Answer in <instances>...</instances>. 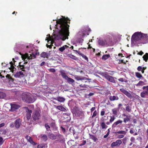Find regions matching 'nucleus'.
Wrapping results in <instances>:
<instances>
[{
    "label": "nucleus",
    "mask_w": 148,
    "mask_h": 148,
    "mask_svg": "<svg viewBox=\"0 0 148 148\" xmlns=\"http://www.w3.org/2000/svg\"><path fill=\"white\" fill-rule=\"evenodd\" d=\"M100 126L101 128L105 130L108 127V126L106 125L105 123L104 122H103L100 123Z\"/></svg>",
    "instance_id": "obj_23"
},
{
    "label": "nucleus",
    "mask_w": 148,
    "mask_h": 148,
    "mask_svg": "<svg viewBox=\"0 0 148 148\" xmlns=\"http://www.w3.org/2000/svg\"><path fill=\"white\" fill-rule=\"evenodd\" d=\"M90 138L92 140L96 142L98 140L97 138L94 135L91 134H89Z\"/></svg>",
    "instance_id": "obj_30"
},
{
    "label": "nucleus",
    "mask_w": 148,
    "mask_h": 148,
    "mask_svg": "<svg viewBox=\"0 0 148 148\" xmlns=\"http://www.w3.org/2000/svg\"><path fill=\"white\" fill-rule=\"evenodd\" d=\"M26 48H29V49L28 51L30 53V50L32 51V48L31 46L29 45V46H26Z\"/></svg>",
    "instance_id": "obj_47"
},
{
    "label": "nucleus",
    "mask_w": 148,
    "mask_h": 148,
    "mask_svg": "<svg viewBox=\"0 0 148 148\" xmlns=\"http://www.w3.org/2000/svg\"><path fill=\"white\" fill-rule=\"evenodd\" d=\"M22 99L23 101L28 103H31L35 101L33 97L31 95H24L22 97Z\"/></svg>",
    "instance_id": "obj_5"
},
{
    "label": "nucleus",
    "mask_w": 148,
    "mask_h": 148,
    "mask_svg": "<svg viewBox=\"0 0 148 148\" xmlns=\"http://www.w3.org/2000/svg\"><path fill=\"white\" fill-rule=\"evenodd\" d=\"M21 120L19 119H17L15 121L14 123V126L16 128H18L21 125ZM10 126L12 127H13L14 125L13 124H12Z\"/></svg>",
    "instance_id": "obj_8"
},
{
    "label": "nucleus",
    "mask_w": 148,
    "mask_h": 148,
    "mask_svg": "<svg viewBox=\"0 0 148 148\" xmlns=\"http://www.w3.org/2000/svg\"><path fill=\"white\" fill-rule=\"evenodd\" d=\"M70 57L74 60H76L77 59V58L76 57L72 55H71L70 56Z\"/></svg>",
    "instance_id": "obj_46"
},
{
    "label": "nucleus",
    "mask_w": 148,
    "mask_h": 148,
    "mask_svg": "<svg viewBox=\"0 0 148 148\" xmlns=\"http://www.w3.org/2000/svg\"><path fill=\"white\" fill-rule=\"evenodd\" d=\"M66 80L67 81V82L69 84H72L75 82V81L74 79L69 77Z\"/></svg>",
    "instance_id": "obj_26"
},
{
    "label": "nucleus",
    "mask_w": 148,
    "mask_h": 148,
    "mask_svg": "<svg viewBox=\"0 0 148 148\" xmlns=\"http://www.w3.org/2000/svg\"><path fill=\"white\" fill-rule=\"evenodd\" d=\"M60 73L62 77L65 79V80H66L67 78L68 77V76L67 75L66 73L64 72L63 71H60Z\"/></svg>",
    "instance_id": "obj_27"
},
{
    "label": "nucleus",
    "mask_w": 148,
    "mask_h": 148,
    "mask_svg": "<svg viewBox=\"0 0 148 148\" xmlns=\"http://www.w3.org/2000/svg\"><path fill=\"white\" fill-rule=\"evenodd\" d=\"M122 143V141L121 140H118L115 142L112 143L111 144V146L112 147H113L115 146L119 147Z\"/></svg>",
    "instance_id": "obj_10"
},
{
    "label": "nucleus",
    "mask_w": 148,
    "mask_h": 148,
    "mask_svg": "<svg viewBox=\"0 0 148 148\" xmlns=\"http://www.w3.org/2000/svg\"><path fill=\"white\" fill-rule=\"evenodd\" d=\"M26 138L27 139L28 142L30 143L31 144L34 145H35L36 144V143L34 142L31 137L28 136H26Z\"/></svg>",
    "instance_id": "obj_19"
},
{
    "label": "nucleus",
    "mask_w": 148,
    "mask_h": 148,
    "mask_svg": "<svg viewBox=\"0 0 148 148\" xmlns=\"http://www.w3.org/2000/svg\"><path fill=\"white\" fill-rule=\"evenodd\" d=\"M135 140V138L134 137H132L130 138V140L132 142H134Z\"/></svg>",
    "instance_id": "obj_51"
},
{
    "label": "nucleus",
    "mask_w": 148,
    "mask_h": 148,
    "mask_svg": "<svg viewBox=\"0 0 148 148\" xmlns=\"http://www.w3.org/2000/svg\"><path fill=\"white\" fill-rule=\"evenodd\" d=\"M105 78L110 82L115 83V81L114 77L109 75H106L105 76Z\"/></svg>",
    "instance_id": "obj_14"
},
{
    "label": "nucleus",
    "mask_w": 148,
    "mask_h": 148,
    "mask_svg": "<svg viewBox=\"0 0 148 148\" xmlns=\"http://www.w3.org/2000/svg\"><path fill=\"white\" fill-rule=\"evenodd\" d=\"M81 56L84 58L85 60H86L87 62L88 61V59L87 57L84 54L81 53Z\"/></svg>",
    "instance_id": "obj_42"
},
{
    "label": "nucleus",
    "mask_w": 148,
    "mask_h": 148,
    "mask_svg": "<svg viewBox=\"0 0 148 148\" xmlns=\"http://www.w3.org/2000/svg\"><path fill=\"white\" fill-rule=\"evenodd\" d=\"M79 86L81 87H82V88H87V87H86V86L87 85H85V84H80Z\"/></svg>",
    "instance_id": "obj_49"
},
{
    "label": "nucleus",
    "mask_w": 148,
    "mask_h": 148,
    "mask_svg": "<svg viewBox=\"0 0 148 148\" xmlns=\"http://www.w3.org/2000/svg\"><path fill=\"white\" fill-rule=\"evenodd\" d=\"M143 89L144 90V91L148 92V86H144L143 87Z\"/></svg>",
    "instance_id": "obj_43"
},
{
    "label": "nucleus",
    "mask_w": 148,
    "mask_h": 148,
    "mask_svg": "<svg viewBox=\"0 0 148 148\" xmlns=\"http://www.w3.org/2000/svg\"><path fill=\"white\" fill-rule=\"evenodd\" d=\"M98 42L99 45L101 46H104L107 45L108 42L106 40H98Z\"/></svg>",
    "instance_id": "obj_16"
},
{
    "label": "nucleus",
    "mask_w": 148,
    "mask_h": 148,
    "mask_svg": "<svg viewBox=\"0 0 148 148\" xmlns=\"http://www.w3.org/2000/svg\"><path fill=\"white\" fill-rule=\"evenodd\" d=\"M40 56L43 58H47L48 56V53L45 52H43L40 54Z\"/></svg>",
    "instance_id": "obj_29"
},
{
    "label": "nucleus",
    "mask_w": 148,
    "mask_h": 148,
    "mask_svg": "<svg viewBox=\"0 0 148 148\" xmlns=\"http://www.w3.org/2000/svg\"><path fill=\"white\" fill-rule=\"evenodd\" d=\"M3 138L1 137H0V143L2 144L3 142H2Z\"/></svg>",
    "instance_id": "obj_59"
},
{
    "label": "nucleus",
    "mask_w": 148,
    "mask_h": 148,
    "mask_svg": "<svg viewBox=\"0 0 148 148\" xmlns=\"http://www.w3.org/2000/svg\"><path fill=\"white\" fill-rule=\"evenodd\" d=\"M40 116V113L38 111H36L32 115L33 118L34 120L39 119Z\"/></svg>",
    "instance_id": "obj_9"
},
{
    "label": "nucleus",
    "mask_w": 148,
    "mask_h": 148,
    "mask_svg": "<svg viewBox=\"0 0 148 148\" xmlns=\"http://www.w3.org/2000/svg\"><path fill=\"white\" fill-rule=\"evenodd\" d=\"M105 112L104 111H102L101 112V115L103 116L105 114Z\"/></svg>",
    "instance_id": "obj_54"
},
{
    "label": "nucleus",
    "mask_w": 148,
    "mask_h": 148,
    "mask_svg": "<svg viewBox=\"0 0 148 148\" xmlns=\"http://www.w3.org/2000/svg\"><path fill=\"white\" fill-rule=\"evenodd\" d=\"M146 95H148V92L143 91L140 93V96L142 98H145Z\"/></svg>",
    "instance_id": "obj_24"
},
{
    "label": "nucleus",
    "mask_w": 148,
    "mask_h": 148,
    "mask_svg": "<svg viewBox=\"0 0 148 148\" xmlns=\"http://www.w3.org/2000/svg\"><path fill=\"white\" fill-rule=\"evenodd\" d=\"M118 80L121 82H123L124 81L123 79L122 78H121L118 79Z\"/></svg>",
    "instance_id": "obj_55"
},
{
    "label": "nucleus",
    "mask_w": 148,
    "mask_h": 148,
    "mask_svg": "<svg viewBox=\"0 0 148 148\" xmlns=\"http://www.w3.org/2000/svg\"><path fill=\"white\" fill-rule=\"evenodd\" d=\"M5 94L3 92H0V99H2L5 97Z\"/></svg>",
    "instance_id": "obj_38"
},
{
    "label": "nucleus",
    "mask_w": 148,
    "mask_h": 148,
    "mask_svg": "<svg viewBox=\"0 0 148 148\" xmlns=\"http://www.w3.org/2000/svg\"><path fill=\"white\" fill-rule=\"evenodd\" d=\"M56 23L59 24L57 26V32L53 35L52 37H50L49 35V38L46 39V40H48V42L51 41V44L54 43L56 46L55 40H58L60 39L64 40L66 39H68V36H69V26L67 24L68 23V20L65 17L63 16L62 18H60L57 20Z\"/></svg>",
    "instance_id": "obj_1"
},
{
    "label": "nucleus",
    "mask_w": 148,
    "mask_h": 148,
    "mask_svg": "<svg viewBox=\"0 0 148 148\" xmlns=\"http://www.w3.org/2000/svg\"><path fill=\"white\" fill-rule=\"evenodd\" d=\"M50 126L51 127H53V130H57V127L56 126L55 123H52L50 124Z\"/></svg>",
    "instance_id": "obj_31"
},
{
    "label": "nucleus",
    "mask_w": 148,
    "mask_h": 148,
    "mask_svg": "<svg viewBox=\"0 0 148 148\" xmlns=\"http://www.w3.org/2000/svg\"><path fill=\"white\" fill-rule=\"evenodd\" d=\"M42 139L45 141H46L47 139V136L46 135H44L42 137Z\"/></svg>",
    "instance_id": "obj_40"
},
{
    "label": "nucleus",
    "mask_w": 148,
    "mask_h": 148,
    "mask_svg": "<svg viewBox=\"0 0 148 148\" xmlns=\"http://www.w3.org/2000/svg\"><path fill=\"white\" fill-rule=\"evenodd\" d=\"M95 109V107H94L92 108H91V112H92V111H93Z\"/></svg>",
    "instance_id": "obj_61"
},
{
    "label": "nucleus",
    "mask_w": 148,
    "mask_h": 148,
    "mask_svg": "<svg viewBox=\"0 0 148 148\" xmlns=\"http://www.w3.org/2000/svg\"><path fill=\"white\" fill-rule=\"evenodd\" d=\"M69 46H67L66 45H65L63 46V47H61L59 49V51H60L61 52H62L65 49H67L69 47Z\"/></svg>",
    "instance_id": "obj_28"
},
{
    "label": "nucleus",
    "mask_w": 148,
    "mask_h": 148,
    "mask_svg": "<svg viewBox=\"0 0 148 148\" xmlns=\"http://www.w3.org/2000/svg\"><path fill=\"white\" fill-rule=\"evenodd\" d=\"M45 64V62H42L40 64V65L41 66H43Z\"/></svg>",
    "instance_id": "obj_62"
},
{
    "label": "nucleus",
    "mask_w": 148,
    "mask_h": 148,
    "mask_svg": "<svg viewBox=\"0 0 148 148\" xmlns=\"http://www.w3.org/2000/svg\"><path fill=\"white\" fill-rule=\"evenodd\" d=\"M120 90L121 92L125 94L128 97L130 98L132 97V96L131 94L124 88H121L120 89Z\"/></svg>",
    "instance_id": "obj_12"
},
{
    "label": "nucleus",
    "mask_w": 148,
    "mask_h": 148,
    "mask_svg": "<svg viewBox=\"0 0 148 148\" xmlns=\"http://www.w3.org/2000/svg\"><path fill=\"white\" fill-rule=\"evenodd\" d=\"M22 59L25 61H27L28 60H31L33 58H36V56L33 53L30 55V56L29 55L26 53L22 56Z\"/></svg>",
    "instance_id": "obj_6"
},
{
    "label": "nucleus",
    "mask_w": 148,
    "mask_h": 148,
    "mask_svg": "<svg viewBox=\"0 0 148 148\" xmlns=\"http://www.w3.org/2000/svg\"><path fill=\"white\" fill-rule=\"evenodd\" d=\"M119 110V108H116L112 109V114L115 115H117Z\"/></svg>",
    "instance_id": "obj_25"
},
{
    "label": "nucleus",
    "mask_w": 148,
    "mask_h": 148,
    "mask_svg": "<svg viewBox=\"0 0 148 148\" xmlns=\"http://www.w3.org/2000/svg\"><path fill=\"white\" fill-rule=\"evenodd\" d=\"M137 70L138 71H141L142 70V67L141 66H139L137 68Z\"/></svg>",
    "instance_id": "obj_50"
},
{
    "label": "nucleus",
    "mask_w": 148,
    "mask_h": 148,
    "mask_svg": "<svg viewBox=\"0 0 148 148\" xmlns=\"http://www.w3.org/2000/svg\"><path fill=\"white\" fill-rule=\"evenodd\" d=\"M48 70L50 72L52 73H54L56 71V70L53 68H51L48 69Z\"/></svg>",
    "instance_id": "obj_48"
},
{
    "label": "nucleus",
    "mask_w": 148,
    "mask_h": 148,
    "mask_svg": "<svg viewBox=\"0 0 148 148\" xmlns=\"http://www.w3.org/2000/svg\"><path fill=\"white\" fill-rule=\"evenodd\" d=\"M109 99L110 101L117 100H118L119 99V98L118 97L115 96H110L109 97Z\"/></svg>",
    "instance_id": "obj_22"
},
{
    "label": "nucleus",
    "mask_w": 148,
    "mask_h": 148,
    "mask_svg": "<svg viewBox=\"0 0 148 148\" xmlns=\"http://www.w3.org/2000/svg\"><path fill=\"white\" fill-rule=\"evenodd\" d=\"M45 126L47 130L48 131H51L50 130V127L49 125H48L47 124H45Z\"/></svg>",
    "instance_id": "obj_41"
},
{
    "label": "nucleus",
    "mask_w": 148,
    "mask_h": 148,
    "mask_svg": "<svg viewBox=\"0 0 148 148\" xmlns=\"http://www.w3.org/2000/svg\"><path fill=\"white\" fill-rule=\"evenodd\" d=\"M127 140V138H124L123 139V143L124 144H125V141L126 140Z\"/></svg>",
    "instance_id": "obj_57"
},
{
    "label": "nucleus",
    "mask_w": 148,
    "mask_h": 148,
    "mask_svg": "<svg viewBox=\"0 0 148 148\" xmlns=\"http://www.w3.org/2000/svg\"><path fill=\"white\" fill-rule=\"evenodd\" d=\"M110 123H111L112 122H113L114 121V120L115 119V117L113 115L110 116Z\"/></svg>",
    "instance_id": "obj_39"
},
{
    "label": "nucleus",
    "mask_w": 148,
    "mask_h": 148,
    "mask_svg": "<svg viewBox=\"0 0 148 148\" xmlns=\"http://www.w3.org/2000/svg\"><path fill=\"white\" fill-rule=\"evenodd\" d=\"M147 39V34H143L140 32H136L134 33L132 35V41L136 43H137L140 40Z\"/></svg>",
    "instance_id": "obj_3"
},
{
    "label": "nucleus",
    "mask_w": 148,
    "mask_h": 148,
    "mask_svg": "<svg viewBox=\"0 0 148 148\" xmlns=\"http://www.w3.org/2000/svg\"><path fill=\"white\" fill-rule=\"evenodd\" d=\"M48 136L50 139L54 140L56 139H58L59 140H60L62 139L63 136L60 134L55 135L51 133Z\"/></svg>",
    "instance_id": "obj_7"
},
{
    "label": "nucleus",
    "mask_w": 148,
    "mask_h": 148,
    "mask_svg": "<svg viewBox=\"0 0 148 148\" xmlns=\"http://www.w3.org/2000/svg\"><path fill=\"white\" fill-rule=\"evenodd\" d=\"M125 135L123 134L117 135V137L118 138H123Z\"/></svg>",
    "instance_id": "obj_44"
},
{
    "label": "nucleus",
    "mask_w": 148,
    "mask_h": 148,
    "mask_svg": "<svg viewBox=\"0 0 148 148\" xmlns=\"http://www.w3.org/2000/svg\"><path fill=\"white\" fill-rule=\"evenodd\" d=\"M5 123H2L0 124V128L4 126L5 125Z\"/></svg>",
    "instance_id": "obj_56"
},
{
    "label": "nucleus",
    "mask_w": 148,
    "mask_h": 148,
    "mask_svg": "<svg viewBox=\"0 0 148 148\" xmlns=\"http://www.w3.org/2000/svg\"><path fill=\"white\" fill-rule=\"evenodd\" d=\"M55 107L58 109V110H60L61 111H64V112H66L67 110L63 107L62 106H55Z\"/></svg>",
    "instance_id": "obj_18"
},
{
    "label": "nucleus",
    "mask_w": 148,
    "mask_h": 148,
    "mask_svg": "<svg viewBox=\"0 0 148 148\" xmlns=\"http://www.w3.org/2000/svg\"><path fill=\"white\" fill-rule=\"evenodd\" d=\"M97 112L96 110H95L93 113V115L92 116V118H93L97 115Z\"/></svg>",
    "instance_id": "obj_45"
},
{
    "label": "nucleus",
    "mask_w": 148,
    "mask_h": 148,
    "mask_svg": "<svg viewBox=\"0 0 148 148\" xmlns=\"http://www.w3.org/2000/svg\"><path fill=\"white\" fill-rule=\"evenodd\" d=\"M122 116L125 117L123 119V122L124 123H126L127 122L130 121L131 119L130 115H127L124 113L122 114Z\"/></svg>",
    "instance_id": "obj_15"
},
{
    "label": "nucleus",
    "mask_w": 148,
    "mask_h": 148,
    "mask_svg": "<svg viewBox=\"0 0 148 148\" xmlns=\"http://www.w3.org/2000/svg\"><path fill=\"white\" fill-rule=\"evenodd\" d=\"M11 111H15L16 110L18 109L20 106L16 103H11Z\"/></svg>",
    "instance_id": "obj_11"
},
{
    "label": "nucleus",
    "mask_w": 148,
    "mask_h": 148,
    "mask_svg": "<svg viewBox=\"0 0 148 148\" xmlns=\"http://www.w3.org/2000/svg\"><path fill=\"white\" fill-rule=\"evenodd\" d=\"M110 57V56L109 54L104 55L102 57L103 60H106Z\"/></svg>",
    "instance_id": "obj_33"
},
{
    "label": "nucleus",
    "mask_w": 148,
    "mask_h": 148,
    "mask_svg": "<svg viewBox=\"0 0 148 148\" xmlns=\"http://www.w3.org/2000/svg\"><path fill=\"white\" fill-rule=\"evenodd\" d=\"M37 147L38 148H43V147L42 146L40 145H38Z\"/></svg>",
    "instance_id": "obj_63"
},
{
    "label": "nucleus",
    "mask_w": 148,
    "mask_h": 148,
    "mask_svg": "<svg viewBox=\"0 0 148 148\" xmlns=\"http://www.w3.org/2000/svg\"><path fill=\"white\" fill-rule=\"evenodd\" d=\"M70 113H64L63 114V115L65 116H69L70 115Z\"/></svg>",
    "instance_id": "obj_53"
},
{
    "label": "nucleus",
    "mask_w": 148,
    "mask_h": 148,
    "mask_svg": "<svg viewBox=\"0 0 148 148\" xmlns=\"http://www.w3.org/2000/svg\"><path fill=\"white\" fill-rule=\"evenodd\" d=\"M12 60L13 61V62L12 61L11 62H10V71L12 72L13 74L15 73L14 74H12V75H14V77L16 78H19L23 77L24 76V72L22 71H19L16 73V69L15 68L13 65H15V62H16L14 60V58L12 59Z\"/></svg>",
    "instance_id": "obj_2"
},
{
    "label": "nucleus",
    "mask_w": 148,
    "mask_h": 148,
    "mask_svg": "<svg viewBox=\"0 0 148 148\" xmlns=\"http://www.w3.org/2000/svg\"><path fill=\"white\" fill-rule=\"evenodd\" d=\"M123 123V121L121 120H119L115 122L112 125V128L115 127L116 125L119 124H121Z\"/></svg>",
    "instance_id": "obj_17"
},
{
    "label": "nucleus",
    "mask_w": 148,
    "mask_h": 148,
    "mask_svg": "<svg viewBox=\"0 0 148 148\" xmlns=\"http://www.w3.org/2000/svg\"><path fill=\"white\" fill-rule=\"evenodd\" d=\"M145 85L144 82L142 81H140L136 85V86H143Z\"/></svg>",
    "instance_id": "obj_37"
},
{
    "label": "nucleus",
    "mask_w": 148,
    "mask_h": 148,
    "mask_svg": "<svg viewBox=\"0 0 148 148\" xmlns=\"http://www.w3.org/2000/svg\"><path fill=\"white\" fill-rule=\"evenodd\" d=\"M143 54V52H142V51H140V52L139 53H138V54L140 55H142Z\"/></svg>",
    "instance_id": "obj_60"
},
{
    "label": "nucleus",
    "mask_w": 148,
    "mask_h": 148,
    "mask_svg": "<svg viewBox=\"0 0 148 148\" xmlns=\"http://www.w3.org/2000/svg\"><path fill=\"white\" fill-rule=\"evenodd\" d=\"M86 143V140H83L82 144L81 145H84Z\"/></svg>",
    "instance_id": "obj_58"
},
{
    "label": "nucleus",
    "mask_w": 148,
    "mask_h": 148,
    "mask_svg": "<svg viewBox=\"0 0 148 148\" xmlns=\"http://www.w3.org/2000/svg\"><path fill=\"white\" fill-rule=\"evenodd\" d=\"M53 99L55 100L61 102H63L65 100V99L64 98L60 97H59L57 98H53Z\"/></svg>",
    "instance_id": "obj_20"
},
{
    "label": "nucleus",
    "mask_w": 148,
    "mask_h": 148,
    "mask_svg": "<svg viewBox=\"0 0 148 148\" xmlns=\"http://www.w3.org/2000/svg\"><path fill=\"white\" fill-rule=\"evenodd\" d=\"M135 75L136 77L140 79L141 78H143L142 75L138 72H136Z\"/></svg>",
    "instance_id": "obj_35"
},
{
    "label": "nucleus",
    "mask_w": 148,
    "mask_h": 148,
    "mask_svg": "<svg viewBox=\"0 0 148 148\" xmlns=\"http://www.w3.org/2000/svg\"><path fill=\"white\" fill-rule=\"evenodd\" d=\"M143 58L144 60H145V61L147 62L148 59V53H146L143 56Z\"/></svg>",
    "instance_id": "obj_34"
},
{
    "label": "nucleus",
    "mask_w": 148,
    "mask_h": 148,
    "mask_svg": "<svg viewBox=\"0 0 148 148\" xmlns=\"http://www.w3.org/2000/svg\"><path fill=\"white\" fill-rule=\"evenodd\" d=\"M125 110L127 112H130L131 111V107L128 106L126 107Z\"/></svg>",
    "instance_id": "obj_36"
},
{
    "label": "nucleus",
    "mask_w": 148,
    "mask_h": 148,
    "mask_svg": "<svg viewBox=\"0 0 148 148\" xmlns=\"http://www.w3.org/2000/svg\"><path fill=\"white\" fill-rule=\"evenodd\" d=\"M117 134H121L125 135L126 134V132L124 131H120L117 132H116Z\"/></svg>",
    "instance_id": "obj_32"
},
{
    "label": "nucleus",
    "mask_w": 148,
    "mask_h": 148,
    "mask_svg": "<svg viewBox=\"0 0 148 148\" xmlns=\"http://www.w3.org/2000/svg\"><path fill=\"white\" fill-rule=\"evenodd\" d=\"M130 133L133 134L134 133V131L133 130V128H131L130 130Z\"/></svg>",
    "instance_id": "obj_52"
},
{
    "label": "nucleus",
    "mask_w": 148,
    "mask_h": 148,
    "mask_svg": "<svg viewBox=\"0 0 148 148\" xmlns=\"http://www.w3.org/2000/svg\"><path fill=\"white\" fill-rule=\"evenodd\" d=\"M25 108L26 109V111L27 113L26 116L27 119L29 120L31 118L32 111L31 110H29L27 107H25Z\"/></svg>",
    "instance_id": "obj_13"
},
{
    "label": "nucleus",
    "mask_w": 148,
    "mask_h": 148,
    "mask_svg": "<svg viewBox=\"0 0 148 148\" xmlns=\"http://www.w3.org/2000/svg\"><path fill=\"white\" fill-rule=\"evenodd\" d=\"M1 65H2L3 66H6L7 64H5V63H1Z\"/></svg>",
    "instance_id": "obj_64"
},
{
    "label": "nucleus",
    "mask_w": 148,
    "mask_h": 148,
    "mask_svg": "<svg viewBox=\"0 0 148 148\" xmlns=\"http://www.w3.org/2000/svg\"><path fill=\"white\" fill-rule=\"evenodd\" d=\"M75 79L77 80H90V79L84 77H81L77 76L75 77Z\"/></svg>",
    "instance_id": "obj_21"
},
{
    "label": "nucleus",
    "mask_w": 148,
    "mask_h": 148,
    "mask_svg": "<svg viewBox=\"0 0 148 148\" xmlns=\"http://www.w3.org/2000/svg\"><path fill=\"white\" fill-rule=\"evenodd\" d=\"M73 115L76 117H82L84 116V112L77 106H75L73 108Z\"/></svg>",
    "instance_id": "obj_4"
}]
</instances>
